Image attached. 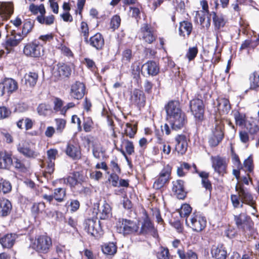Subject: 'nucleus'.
Wrapping results in <instances>:
<instances>
[{
	"label": "nucleus",
	"instance_id": "obj_1",
	"mask_svg": "<svg viewBox=\"0 0 259 259\" xmlns=\"http://www.w3.org/2000/svg\"><path fill=\"white\" fill-rule=\"evenodd\" d=\"M235 189L238 192V194H232L230 197L231 202L235 208L242 207L243 203L254 207L255 202L253 197L247 189H244L242 186H236Z\"/></svg>",
	"mask_w": 259,
	"mask_h": 259
},
{
	"label": "nucleus",
	"instance_id": "obj_2",
	"mask_svg": "<svg viewBox=\"0 0 259 259\" xmlns=\"http://www.w3.org/2000/svg\"><path fill=\"white\" fill-rule=\"evenodd\" d=\"M185 222L188 227L197 232L202 231L206 224L205 218L198 213H193L189 217H187Z\"/></svg>",
	"mask_w": 259,
	"mask_h": 259
},
{
	"label": "nucleus",
	"instance_id": "obj_3",
	"mask_svg": "<svg viewBox=\"0 0 259 259\" xmlns=\"http://www.w3.org/2000/svg\"><path fill=\"white\" fill-rule=\"evenodd\" d=\"M119 223V232L124 235L135 234L139 231V224L134 221L122 219Z\"/></svg>",
	"mask_w": 259,
	"mask_h": 259
},
{
	"label": "nucleus",
	"instance_id": "obj_4",
	"mask_svg": "<svg viewBox=\"0 0 259 259\" xmlns=\"http://www.w3.org/2000/svg\"><path fill=\"white\" fill-rule=\"evenodd\" d=\"M234 221L237 229L243 232L249 230L253 225L250 217L246 213L242 212L238 215H235Z\"/></svg>",
	"mask_w": 259,
	"mask_h": 259
},
{
	"label": "nucleus",
	"instance_id": "obj_5",
	"mask_svg": "<svg viewBox=\"0 0 259 259\" xmlns=\"http://www.w3.org/2000/svg\"><path fill=\"white\" fill-rule=\"evenodd\" d=\"M171 167L166 165L161 170L153 184V188L158 190L162 188L170 180Z\"/></svg>",
	"mask_w": 259,
	"mask_h": 259
},
{
	"label": "nucleus",
	"instance_id": "obj_6",
	"mask_svg": "<svg viewBox=\"0 0 259 259\" xmlns=\"http://www.w3.org/2000/svg\"><path fill=\"white\" fill-rule=\"evenodd\" d=\"M191 112L196 120L201 121L204 117V106L203 101L199 99H194L190 102Z\"/></svg>",
	"mask_w": 259,
	"mask_h": 259
},
{
	"label": "nucleus",
	"instance_id": "obj_7",
	"mask_svg": "<svg viewBox=\"0 0 259 259\" xmlns=\"http://www.w3.org/2000/svg\"><path fill=\"white\" fill-rule=\"evenodd\" d=\"M224 125L221 121H217L215 127L212 130V134L210 136L208 143L211 147H215L222 141L224 138L223 132Z\"/></svg>",
	"mask_w": 259,
	"mask_h": 259
},
{
	"label": "nucleus",
	"instance_id": "obj_8",
	"mask_svg": "<svg viewBox=\"0 0 259 259\" xmlns=\"http://www.w3.org/2000/svg\"><path fill=\"white\" fill-rule=\"evenodd\" d=\"M85 228L88 233L96 238L100 237L102 234L100 222L97 218L88 219L85 222Z\"/></svg>",
	"mask_w": 259,
	"mask_h": 259
},
{
	"label": "nucleus",
	"instance_id": "obj_9",
	"mask_svg": "<svg viewBox=\"0 0 259 259\" xmlns=\"http://www.w3.org/2000/svg\"><path fill=\"white\" fill-rule=\"evenodd\" d=\"M12 37L7 36L5 41L3 44V47L7 50L8 54L14 50V48L17 46L23 39L21 33H16L15 30L11 32Z\"/></svg>",
	"mask_w": 259,
	"mask_h": 259
},
{
	"label": "nucleus",
	"instance_id": "obj_10",
	"mask_svg": "<svg viewBox=\"0 0 259 259\" xmlns=\"http://www.w3.org/2000/svg\"><path fill=\"white\" fill-rule=\"evenodd\" d=\"M52 246V240L47 236H39L34 243V247L38 252L47 253Z\"/></svg>",
	"mask_w": 259,
	"mask_h": 259
},
{
	"label": "nucleus",
	"instance_id": "obj_11",
	"mask_svg": "<svg viewBox=\"0 0 259 259\" xmlns=\"http://www.w3.org/2000/svg\"><path fill=\"white\" fill-rule=\"evenodd\" d=\"M165 109L168 120L184 113L179 102L177 101H169L165 105Z\"/></svg>",
	"mask_w": 259,
	"mask_h": 259
},
{
	"label": "nucleus",
	"instance_id": "obj_12",
	"mask_svg": "<svg viewBox=\"0 0 259 259\" xmlns=\"http://www.w3.org/2000/svg\"><path fill=\"white\" fill-rule=\"evenodd\" d=\"M71 72L70 67L64 63H58L54 68L53 75L58 79L68 77Z\"/></svg>",
	"mask_w": 259,
	"mask_h": 259
},
{
	"label": "nucleus",
	"instance_id": "obj_13",
	"mask_svg": "<svg viewBox=\"0 0 259 259\" xmlns=\"http://www.w3.org/2000/svg\"><path fill=\"white\" fill-rule=\"evenodd\" d=\"M212 166L215 172L223 176L226 172L227 163L225 159L220 156H212Z\"/></svg>",
	"mask_w": 259,
	"mask_h": 259
},
{
	"label": "nucleus",
	"instance_id": "obj_14",
	"mask_svg": "<svg viewBox=\"0 0 259 259\" xmlns=\"http://www.w3.org/2000/svg\"><path fill=\"white\" fill-rule=\"evenodd\" d=\"M85 87L81 82L76 81L71 86L70 95L76 100L81 99L85 94Z\"/></svg>",
	"mask_w": 259,
	"mask_h": 259
},
{
	"label": "nucleus",
	"instance_id": "obj_15",
	"mask_svg": "<svg viewBox=\"0 0 259 259\" xmlns=\"http://www.w3.org/2000/svg\"><path fill=\"white\" fill-rule=\"evenodd\" d=\"M168 122L172 130L178 131L182 129L187 123V117L184 112L168 120Z\"/></svg>",
	"mask_w": 259,
	"mask_h": 259
},
{
	"label": "nucleus",
	"instance_id": "obj_16",
	"mask_svg": "<svg viewBox=\"0 0 259 259\" xmlns=\"http://www.w3.org/2000/svg\"><path fill=\"white\" fill-rule=\"evenodd\" d=\"M97 218L100 220H107L112 217V209L110 205L106 201H104L98 206Z\"/></svg>",
	"mask_w": 259,
	"mask_h": 259
},
{
	"label": "nucleus",
	"instance_id": "obj_17",
	"mask_svg": "<svg viewBox=\"0 0 259 259\" xmlns=\"http://www.w3.org/2000/svg\"><path fill=\"white\" fill-rule=\"evenodd\" d=\"M142 39L148 44L152 43L156 39V35L152 28L147 24H144L140 29Z\"/></svg>",
	"mask_w": 259,
	"mask_h": 259
},
{
	"label": "nucleus",
	"instance_id": "obj_18",
	"mask_svg": "<svg viewBox=\"0 0 259 259\" xmlns=\"http://www.w3.org/2000/svg\"><path fill=\"white\" fill-rule=\"evenodd\" d=\"M41 47L34 43H29L26 45L23 49V52L27 56L31 57H39L41 55Z\"/></svg>",
	"mask_w": 259,
	"mask_h": 259
},
{
	"label": "nucleus",
	"instance_id": "obj_19",
	"mask_svg": "<svg viewBox=\"0 0 259 259\" xmlns=\"http://www.w3.org/2000/svg\"><path fill=\"white\" fill-rule=\"evenodd\" d=\"M132 103L139 108L143 107L145 106L146 98L144 93L139 90L135 89L134 90L131 97Z\"/></svg>",
	"mask_w": 259,
	"mask_h": 259
},
{
	"label": "nucleus",
	"instance_id": "obj_20",
	"mask_svg": "<svg viewBox=\"0 0 259 259\" xmlns=\"http://www.w3.org/2000/svg\"><path fill=\"white\" fill-rule=\"evenodd\" d=\"M97 50H101L104 46V39L102 35L100 33H97L91 36L88 41H85Z\"/></svg>",
	"mask_w": 259,
	"mask_h": 259
},
{
	"label": "nucleus",
	"instance_id": "obj_21",
	"mask_svg": "<svg viewBox=\"0 0 259 259\" xmlns=\"http://www.w3.org/2000/svg\"><path fill=\"white\" fill-rule=\"evenodd\" d=\"M148 233H150L151 235L155 236L157 235V231L150 219L148 217H146L144 219L141 228L139 230V234H146Z\"/></svg>",
	"mask_w": 259,
	"mask_h": 259
},
{
	"label": "nucleus",
	"instance_id": "obj_22",
	"mask_svg": "<svg viewBox=\"0 0 259 259\" xmlns=\"http://www.w3.org/2000/svg\"><path fill=\"white\" fill-rule=\"evenodd\" d=\"M184 182L181 180H178L172 182V192L176 195L177 197L180 199H183L186 196V192L185 191Z\"/></svg>",
	"mask_w": 259,
	"mask_h": 259
},
{
	"label": "nucleus",
	"instance_id": "obj_23",
	"mask_svg": "<svg viewBox=\"0 0 259 259\" xmlns=\"http://www.w3.org/2000/svg\"><path fill=\"white\" fill-rule=\"evenodd\" d=\"M144 71H147L148 75H156L159 71V68L155 61H149L144 64L142 67V74L144 73Z\"/></svg>",
	"mask_w": 259,
	"mask_h": 259
},
{
	"label": "nucleus",
	"instance_id": "obj_24",
	"mask_svg": "<svg viewBox=\"0 0 259 259\" xmlns=\"http://www.w3.org/2000/svg\"><path fill=\"white\" fill-rule=\"evenodd\" d=\"M211 253L212 257L215 259H226L228 254L226 248L222 244L213 245Z\"/></svg>",
	"mask_w": 259,
	"mask_h": 259
},
{
	"label": "nucleus",
	"instance_id": "obj_25",
	"mask_svg": "<svg viewBox=\"0 0 259 259\" xmlns=\"http://www.w3.org/2000/svg\"><path fill=\"white\" fill-rule=\"evenodd\" d=\"M176 144L175 150L181 154H184L187 149L186 137L184 135H179L175 138Z\"/></svg>",
	"mask_w": 259,
	"mask_h": 259
},
{
	"label": "nucleus",
	"instance_id": "obj_26",
	"mask_svg": "<svg viewBox=\"0 0 259 259\" xmlns=\"http://www.w3.org/2000/svg\"><path fill=\"white\" fill-rule=\"evenodd\" d=\"M13 164L11 154L6 151L0 152V168L9 169Z\"/></svg>",
	"mask_w": 259,
	"mask_h": 259
},
{
	"label": "nucleus",
	"instance_id": "obj_27",
	"mask_svg": "<svg viewBox=\"0 0 259 259\" xmlns=\"http://www.w3.org/2000/svg\"><path fill=\"white\" fill-rule=\"evenodd\" d=\"M18 151L27 157L35 158L38 155L37 152L31 149L25 143H20L17 146Z\"/></svg>",
	"mask_w": 259,
	"mask_h": 259
},
{
	"label": "nucleus",
	"instance_id": "obj_28",
	"mask_svg": "<svg viewBox=\"0 0 259 259\" xmlns=\"http://www.w3.org/2000/svg\"><path fill=\"white\" fill-rule=\"evenodd\" d=\"M16 237L14 234H8L0 238V243L4 248H10L14 244Z\"/></svg>",
	"mask_w": 259,
	"mask_h": 259
},
{
	"label": "nucleus",
	"instance_id": "obj_29",
	"mask_svg": "<svg viewBox=\"0 0 259 259\" xmlns=\"http://www.w3.org/2000/svg\"><path fill=\"white\" fill-rule=\"evenodd\" d=\"M12 209L11 202L5 198H0V217H6L9 214Z\"/></svg>",
	"mask_w": 259,
	"mask_h": 259
},
{
	"label": "nucleus",
	"instance_id": "obj_30",
	"mask_svg": "<svg viewBox=\"0 0 259 259\" xmlns=\"http://www.w3.org/2000/svg\"><path fill=\"white\" fill-rule=\"evenodd\" d=\"M218 102V110L221 114H226L231 109V105L229 101L225 98L219 99Z\"/></svg>",
	"mask_w": 259,
	"mask_h": 259
},
{
	"label": "nucleus",
	"instance_id": "obj_31",
	"mask_svg": "<svg viewBox=\"0 0 259 259\" xmlns=\"http://www.w3.org/2000/svg\"><path fill=\"white\" fill-rule=\"evenodd\" d=\"M87 142L89 144L91 143L92 144V153L94 157L98 159H100L104 153L101 144L97 142H92L91 139L89 138L87 139Z\"/></svg>",
	"mask_w": 259,
	"mask_h": 259
},
{
	"label": "nucleus",
	"instance_id": "obj_32",
	"mask_svg": "<svg viewBox=\"0 0 259 259\" xmlns=\"http://www.w3.org/2000/svg\"><path fill=\"white\" fill-rule=\"evenodd\" d=\"M192 30V24L191 23L184 21L180 23L179 31V34L185 36L186 35L189 36Z\"/></svg>",
	"mask_w": 259,
	"mask_h": 259
},
{
	"label": "nucleus",
	"instance_id": "obj_33",
	"mask_svg": "<svg viewBox=\"0 0 259 259\" xmlns=\"http://www.w3.org/2000/svg\"><path fill=\"white\" fill-rule=\"evenodd\" d=\"M18 89L17 82L12 78H7L3 82V89L9 93H12Z\"/></svg>",
	"mask_w": 259,
	"mask_h": 259
},
{
	"label": "nucleus",
	"instance_id": "obj_34",
	"mask_svg": "<svg viewBox=\"0 0 259 259\" xmlns=\"http://www.w3.org/2000/svg\"><path fill=\"white\" fill-rule=\"evenodd\" d=\"M212 15L215 30H218L225 26L226 22L222 16L218 15L214 12L212 13Z\"/></svg>",
	"mask_w": 259,
	"mask_h": 259
},
{
	"label": "nucleus",
	"instance_id": "obj_35",
	"mask_svg": "<svg viewBox=\"0 0 259 259\" xmlns=\"http://www.w3.org/2000/svg\"><path fill=\"white\" fill-rule=\"evenodd\" d=\"M66 153L73 159H78L80 157V152L78 148L70 144L67 145Z\"/></svg>",
	"mask_w": 259,
	"mask_h": 259
},
{
	"label": "nucleus",
	"instance_id": "obj_36",
	"mask_svg": "<svg viewBox=\"0 0 259 259\" xmlns=\"http://www.w3.org/2000/svg\"><path fill=\"white\" fill-rule=\"evenodd\" d=\"M177 253L180 259H198L197 254L192 250H189L186 253L184 250L178 249Z\"/></svg>",
	"mask_w": 259,
	"mask_h": 259
},
{
	"label": "nucleus",
	"instance_id": "obj_37",
	"mask_svg": "<svg viewBox=\"0 0 259 259\" xmlns=\"http://www.w3.org/2000/svg\"><path fill=\"white\" fill-rule=\"evenodd\" d=\"M25 84L30 87H33L36 84L37 79V73L33 72H30L24 76Z\"/></svg>",
	"mask_w": 259,
	"mask_h": 259
},
{
	"label": "nucleus",
	"instance_id": "obj_38",
	"mask_svg": "<svg viewBox=\"0 0 259 259\" xmlns=\"http://www.w3.org/2000/svg\"><path fill=\"white\" fill-rule=\"evenodd\" d=\"M55 17L53 15L45 16V14L39 15L36 17L37 21L41 24L46 25H51L54 22Z\"/></svg>",
	"mask_w": 259,
	"mask_h": 259
},
{
	"label": "nucleus",
	"instance_id": "obj_39",
	"mask_svg": "<svg viewBox=\"0 0 259 259\" xmlns=\"http://www.w3.org/2000/svg\"><path fill=\"white\" fill-rule=\"evenodd\" d=\"M102 250L104 254L107 255H114L117 251V247L113 243L105 244L102 246Z\"/></svg>",
	"mask_w": 259,
	"mask_h": 259
},
{
	"label": "nucleus",
	"instance_id": "obj_40",
	"mask_svg": "<svg viewBox=\"0 0 259 259\" xmlns=\"http://www.w3.org/2000/svg\"><path fill=\"white\" fill-rule=\"evenodd\" d=\"M29 10L33 14H37L38 13H39L40 15L46 14V9L44 4L37 6L34 4H31L29 6Z\"/></svg>",
	"mask_w": 259,
	"mask_h": 259
},
{
	"label": "nucleus",
	"instance_id": "obj_41",
	"mask_svg": "<svg viewBox=\"0 0 259 259\" xmlns=\"http://www.w3.org/2000/svg\"><path fill=\"white\" fill-rule=\"evenodd\" d=\"M33 24L30 21H26L23 26L21 36L24 38L32 30Z\"/></svg>",
	"mask_w": 259,
	"mask_h": 259
},
{
	"label": "nucleus",
	"instance_id": "obj_42",
	"mask_svg": "<svg viewBox=\"0 0 259 259\" xmlns=\"http://www.w3.org/2000/svg\"><path fill=\"white\" fill-rule=\"evenodd\" d=\"M249 79L251 88L255 89L259 87V70L253 72L250 76Z\"/></svg>",
	"mask_w": 259,
	"mask_h": 259
},
{
	"label": "nucleus",
	"instance_id": "obj_43",
	"mask_svg": "<svg viewBox=\"0 0 259 259\" xmlns=\"http://www.w3.org/2000/svg\"><path fill=\"white\" fill-rule=\"evenodd\" d=\"M79 31L84 37V41H88L89 34V28L88 24L85 22H81L79 28Z\"/></svg>",
	"mask_w": 259,
	"mask_h": 259
},
{
	"label": "nucleus",
	"instance_id": "obj_44",
	"mask_svg": "<svg viewBox=\"0 0 259 259\" xmlns=\"http://www.w3.org/2000/svg\"><path fill=\"white\" fill-rule=\"evenodd\" d=\"M11 190L12 186L9 181L3 179L0 180V192L6 194L10 192Z\"/></svg>",
	"mask_w": 259,
	"mask_h": 259
},
{
	"label": "nucleus",
	"instance_id": "obj_45",
	"mask_svg": "<svg viewBox=\"0 0 259 259\" xmlns=\"http://www.w3.org/2000/svg\"><path fill=\"white\" fill-rule=\"evenodd\" d=\"M66 195L65 190L63 188H57L54 190V197L58 202H62Z\"/></svg>",
	"mask_w": 259,
	"mask_h": 259
},
{
	"label": "nucleus",
	"instance_id": "obj_46",
	"mask_svg": "<svg viewBox=\"0 0 259 259\" xmlns=\"http://www.w3.org/2000/svg\"><path fill=\"white\" fill-rule=\"evenodd\" d=\"M122 143L123 144H125V149L126 152L128 155H132L134 153V146L133 143L128 140H126L124 138V136L123 135L121 139Z\"/></svg>",
	"mask_w": 259,
	"mask_h": 259
},
{
	"label": "nucleus",
	"instance_id": "obj_47",
	"mask_svg": "<svg viewBox=\"0 0 259 259\" xmlns=\"http://www.w3.org/2000/svg\"><path fill=\"white\" fill-rule=\"evenodd\" d=\"M125 126L124 134L130 138H133L137 132L136 127L128 123L126 124Z\"/></svg>",
	"mask_w": 259,
	"mask_h": 259
},
{
	"label": "nucleus",
	"instance_id": "obj_48",
	"mask_svg": "<svg viewBox=\"0 0 259 259\" xmlns=\"http://www.w3.org/2000/svg\"><path fill=\"white\" fill-rule=\"evenodd\" d=\"M51 109V106L46 104H39L37 109L38 113L42 116L47 115Z\"/></svg>",
	"mask_w": 259,
	"mask_h": 259
},
{
	"label": "nucleus",
	"instance_id": "obj_49",
	"mask_svg": "<svg viewBox=\"0 0 259 259\" xmlns=\"http://www.w3.org/2000/svg\"><path fill=\"white\" fill-rule=\"evenodd\" d=\"M169 250L166 247H160V251L157 253L158 259H169Z\"/></svg>",
	"mask_w": 259,
	"mask_h": 259
},
{
	"label": "nucleus",
	"instance_id": "obj_50",
	"mask_svg": "<svg viewBox=\"0 0 259 259\" xmlns=\"http://www.w3.org/2000/svg\"><path fill=\"white\" fill-rule=\"evenodd\" d=\"M245 126L250 135L256 134L259 131V126L255 123H247Z\"/></svg>",
	"mask_w": 259,
	"mask_h": 259
},
{
	"label": "nucleus",
	"instance_id": "obj_51",
	"mask_svg": "<svg viewBox=\"0 0 259 259\" xmlns=\"http://www.w3.org/2000/svg\"><path fill=\"white\" fill-rule=\"evenodd\" d=\"M121 22L120 18L118 15H114L113 16L110 22V28L113 30L117 29L120 26Z\"/></svg>",
	"mask_w": 259,
	"mask_h": 259
},
{
	"label": "nucleus",
	"instance_id": "obj_52",
	"mask_svg": "<svg viewBox=\"0 0 259 259\" xmlns=\"http://www.w3.org/2000/svg\"><path fill=\"white\" fill-rule=\"evenodd\" d=\"M45 204L44 202H41L37 203H34L32 207V211L35 213L42 212L45 210Z\"/></svg>",
	"mask_w": 259,
	"mask_h": 259
},
{
	"label": "nucleus",
	"instance_id": "obj_53",
	"mask_svg": "<svg viewBox=\"0 0 259 259\" xmlns=\"http://www.w3.org/2000/svg\"><path fill=\"white\" fill-rule=\"evenodd\" d=\"M198 53V49L196 47L189 48L186 55V57L189 61L193 60Z\"/></svg>",
	"mask_w": 259,
	"mask_h": 259
},
{
	"label": "nucleus",
	"instance_id": "obj_54",
	"mask_svg": "<svg viewBox=\"0 0 259 259\" xmlns=\"http://www.w3.org/2000/svg\"><path fill=\"white\" fill-rule=\"evenodd\" d=\"M192 208L191 206L188 204H184L181 207L180 213L181 217H189L188 215L190 214Z\"/></svg>",
	"mask_w": 259,
	"mask_h": 259
},
{
	"label": "nucleus",
	"instance_id": "obj_55",
	"mask_svg": "<svg viewBox=\"0 0 259 259\" xmlns=\"http://www.w3.org/2000/svg\"><path fill=\"white\" fill-rule=\"evenodd\" d=\"M56 250L58 256L61 258H65V254L68 251L65 245L60 244L56 246Z\"/></svg>",
	"mask_w": 259,
	"mask_h": 259
},
{
	"label": "nucleus",
	"instance_id": "obj_56",
	"mask_svg": "<svg viewBox=\"0 0 259 259\" xmlns=\"http://www.w3.org/2000/svg\"><path fill=\"white\" fill-rule=\"evenodd\" d=\"M243 165L246 170L249 172H251L253 169V160L251 156H249L243 162Z\"/></svg>",
	"mask_w": 259,
	"mask_h": 259
},
{
	"label": "nucleus",
	"instance_id": "obj_57",
	"mask_svg": "<svg viewBox=\"0 0 259 259\" xmlns=\"http://www.w3.org/2000/svg\"><path fill=\"white\" fill-rule=\"evenodd\" d=\"M56 123V130L58 133H61L64 129L66 125V120L61 118L55 119Z\"/></svg>",
	"mask_w": 259,
	"mask_h": 259
},
{
	"label": "nucleus",
	"instance_id": "obj_58",
	"mask_svg": "<svg viewBox=\"0 0 259 259\" xmlns=\"http://www.w3.org/2000/svg\"><path fill=\"white\" fill-rule=\"evenodd\" d=\"M235 121L237 125L242 126L245 123V116L239 113H236L234 115Z\"/></svg>",
	"mask_w": 259,
	"mask_h": 259
},
{
	"label": "nucleus",
	"instance_id": "obj_59",
	"mask_svg": "<svg viewBox=\"0 0 259 259\" xmlns=\"http://www.w3.org/2000/svg\"><path fill=\"white\" fill-rule=\"evenodd\" d=\"M58 155V150L51 149L47 151L48 160L55 162Z\"/></svg>",
	"mask_w": 259,
	"mask_h": 259
},
{
	"label": "nucleus",
	"instance_id": "obj_60",
	"mask_svg": "<svg viewBox=\"0 0 259 259\" xmlns=\"http://www.w3.org/2000/svg\"><path fill=\"white\" fill-rule=\"evenodd\" d=\"M63 183L66 185H69L71 187H74L77 184V182L74 179L73 176H70L67 177V178H64L63 179Z\"/></svg>",
	"mask_w": 259,
	"mask_h": 259
},
{
	"label": "nucleus",
	"instance_id": "obj_61",
	"mask_svg": "<svg viewBox=\"0 0 259 259\" xmlns=\"http://www.w3.org/2000/svg\"><path fill=\"white\" fill-rule=\"evenodd\" d=\"M72 175L78 184L85 181L86 177L82 172L75 171L73 173Z\"/></svg>",
	"mask_w": 259,
	"mask_h": 259
},
{
	"label": "nucleus",
	"instance_id": "obj_62",
	"mask_svg": "<svg viewBox=\"0 0 259 259\" xmlns=\"http://www.w3.org/2000/svg\"><path fill=\"white\" fill-rule=\"evenodd\" d=\"M55 170V162L49 161L47 162L45 172L50 175L52 174Z\"/></svg>",
	"mask_w": 259,
	"mask_h": 259
},
{
	"label": "nucleus",
	"instance_id": "obj_63",
	"mask_svg": "<svg viewBox=\"0 0 259 259\" xmlns=\"http://www.w3.org/2000/svg\"><path fill=\"white\" fill-rule=\"evenodd\" d=\"M63 105V102L62 100L59 98H56L54 101V109L56 111H60L61 114V110L62 109V106Z\"/></svg>",
	"mask_w": 259,
	"mask_h": 259
},
{
	"label": "nucleus",
	"instance_id": "obj_64",
	"mask_svg": "<svg viewBox=\"0 0 259 259\" xmlns=\"http://www.w3.org/2000/svg\"><path fill=\"white\" fill-rule=\"evenodd\" d=\"M11 114V111L6 107H0V119L8 117Z\"/></svg>",
	"mask_w": 259,
	"mask_h": 259
}]
</instances>
